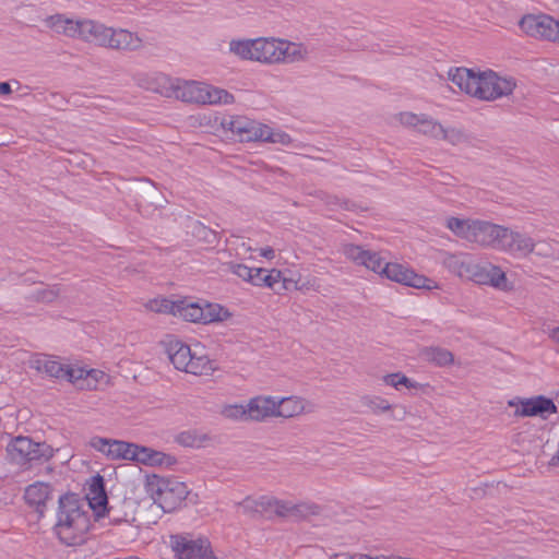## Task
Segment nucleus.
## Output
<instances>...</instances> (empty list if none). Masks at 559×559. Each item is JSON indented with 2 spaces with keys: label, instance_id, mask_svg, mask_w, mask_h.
I'll return each mask as SVG.
<instances>
[{
  "label": "nucleus",
  "instance_id": "obj_15",
  "mask_svg": "<svg viewBox=\"0 0 559 559\" xmlns=\"http://www.w3.org/2000/svg\"><path fill=\"white\" fill-rule=\"evenodd\" d=\"M90 445L103 453L109 460H130L133 459L135 443H130L120 440L107 439L102 437H93L90 440Z\"/></svg>",
  "mask_w": 559,
  "mask_h": 559
},
{
  "label": "nucleus",
  "instance_id": "obj_16",
  "mask_svg": "<svg viewBox=\"0 0 559 559\" xmlns=\"http://www.w3.org/2000/svg\"><path fill=\"white\" fill-rule=\"evenodd\" d=\"M345 257L356 263L362 265L366 269L383 276L385 264L389 262L381 257L379 252L366 250L357 245H347L344 247Z\"/></svg>",
  "mask_w": 559,
  "mask_h": 559
},
{
  "label": "nucleus",
  "instance_id": "obj_21",
  "mask_svg": "<svg viewBox=\"0 0 559 559\" xmlns=\"http://www.w3.org/2000/svg\"><path fill=\"white\" fill-rule=\"evenodd\" d=\"M110 26L92 19H80L78 39L107 48Z\"/></svg>",
  "mask_w": 559,
  "mask_h": 559
},
{
  "label": "nucleus",
  "instance_id": "obj_27",
  "mask_svg": "<svg viewBox=\"0 0 559 559\" xmlns=\"http://www.w3.org/2000/svg\"><path fill=\"white\" fill-rule=\"evenodd\" d=\"M86 499L88 500L90 507L98 515H102L107 510V495L102 476L97 475L92 477L86 490Z\"/></svg>",
  "mask_w": 559,
  "mask_h": 559
},
{
  "label": "nucleus",
  "instance_id": "obj_38",
  "mask_svg": "<svg viewBox=\"0 0 559 559\" xmlns=\"http://www.w3.org/2000/svg\"><path fill=\"white\" fill-rule=\"evenodd\" d=\"M465 139L464 133L455 128H444L442 126V133L439 135L438 140H443L449 142L450 144L456 145L463 142Z\"/></svg>",
  "mask_w": 559,
  "mask_h": 559
},
{
  "label": "nucleus",
  "instance_id": "obj_36",
  "mask_svg": "<svg viewBox=\"0 0 559 559\" xmlns=\"http://www.w3.org/2000/svg\"><path fill=\"white\" fill-rule=\"evenodd\" d=\"M383 382L386 385H390L396 390H401L402 388L406 389H417L418 383L407 378L405 374L401 372L390 373L383 377Z\"/></svg>",
  "mask_w": 559,
  "mask_h": 559
},
{
  "label": "nucleus",
  "instance_id": "obj_33",
  "mask_svg": "<svg viewBox=\"0 0 559 559\" xmlns=\"http://www.w3.org/2000/svg\"><path fill=\"white\" fill-rule=\"evenodd\" d=\"M202 309L203 324L222 322L230 317L229 311L218 304H204L202 305Z\"/></svg>",
  "mask_w": 559,
  "mask_h": 559
},
{
  "label": "nucleus",
  "instance_id": "obj_10",
  "mask_svg": "<svg viewBox=\"0 0 559 559\" xmlns=\"http://www.w3.org/2000/svg\"><path fill=\"white\" fill-rule=\"evenodd\" d=\"M519 27L526 36L559 43V21L548 14H526L520 20Z\"/></svg>",
  "mask_w": 559,
  "mask_h": 559
},
{
  "label": "nucleus",
  "instance_id": "obj_37",
  "mask_svg": "<svg viewBox=\"0 0 559 559\" xmlns=\"http://www.w3.org/2000/svg\"><path fill=\"white\" fill-rule=\"evenodd\" d=\"M247 404H228L223 406L222 415L234 420H250Z\"/></svg>",
  "mask_w": 559,
  "mask_h": 559
},
{
  "label": "nucleus",
  "instance_id": "obj_22",
  "mask_svg": "<svg viewBox=\"0 0 559 559\" xmlns=\"http://www.w3.org/2000/svg\"><path fill=\"white\" fill-rule=\"evenodd\" d=\"M143 47V39L126 28L111 27L107 48L121 51H135Z\"/></svg>",
  "mask_w": 559,
  "mask_h": 559
},
{
  "label": "nucleus",
  "instance_id": "obj_3",
  "mask_svg": "<svg viewBox=\"0 0 559 559\" xmlns=\"http://www.w3.org/2000/svg\"><path fill=\"white\" fill-rule=\"evenodd\" d=\"M156 81L165 86L169 84V90L159 93L166 96L174 95L177 99L186 103H195L202 105H228L235 102V97L228 91L213 86L211 84L198 81H173L168 76L159 74Z\"/></svg>",
  "mask_w": 559,
  "mask_h": 559
},
{
  "label": "nucleus",
  "instance_id": "obj_42",
  "mask_svg": "<svg viewBox=\"0 0 559 559\" xmlns=\"http://www.w3.org/2000/svg\"><path fill=\"white\" fill-rule=\"evenodd\" d=\"M265 273H266L265 269L254 267L249 283L254 286H260V287L264 286Z\"/></svg>",
  "mask_w": 559,
  "mask_h": 559
},
{
  "label": "nucleus",
  "instance_id": "obj_41",
  "mask_svg": "<svg viewBox=\"0 0 559 559\" xmlns=\"http://www.w3.org/2000/svg\"><path fill=\"white\" fill-rule=\"evenodd\" d=\"M282 281V272L278 270H271L265 273L264 276V287H269L273 290H276V285Z\"/></svg>",
  "mask_w": 559,
  "mask_h": 559
},
{
  "label": "nucleus",
  "instance_id": "obj_1",
  "mask_svg": "<svg viewBox=\"0 0 559 559\" xmlns=\"http://www.w3.org/2000/svg\"><path fill=\"white\" fill-rule=\"evenodd\" d=\"M229 51L241 60L267 66L305 61L309 55L305 45L277 37L233 39Z\"/></svg>",
  "mask_w": 559,
  "mask_h": 559
},
{
  "label": "nucleus",
  "instance_id": "obj_43",
  "mask_svg": "<svg viewBox=\"0 0 559 559\" xmlns=\"http://www.w3.org/2000/svg\"><path fill=\"white\" fill-rule=\"evenodd\" d=\"M58 292L53 289L43 290L38 294V298L45 302H51L56 299Z\"/></svg>",
  "mask_w": 559,
  "mask_h": 559
},
{
  "label": "nucleus",
  "instance_id": "obj_45",
  "mask_svg": "<svg viewBox=\"0 0 559 559\" xmlns=\"http://www.w3.org/2000/svg\"><path fill=\"white\" fill-rule=\"evenodd\" d=\"M12 92L11 85L8 82H1L0 83V94L1 95H8Z\"/></svg>",
  "mask_w": 559,
  "mask_h": 559
},
{
  "label": "nucleus",
  "instance_id": "obj_47",
  "mask_svg": "<svg viewBox=\"0 0 559 559\" xmlns=\"http://www.w3.org/2000/svg\"><path fill=\"white\" fill-rule=\"evenodd\" d=\"M306 287V284H302L301 286H299V289H304Z\"/></svg>",
  "mask_w": 559,
  "mask_h": 559
},
{
  "label": "nucleus",
  "instance_id": "obj_11",
  "mask_svg": "<svg viewBox=\"0 0 559 559\" xmlns=\"http://www.w3.org/2000/svg\"><path fill=\"white\" fill-rule=\"evenodd\" d=\"M469 281L504 293L512 292L514 288L513 283L508 280L503 270L490 262L474 261Z\"/></svg>",
  "mask_w": 559,
  "mask_h": 559
},
{
  "label": "nucleus",
  "instance_id": "obj_2",
  "mask_svg": "<svg viewBox=\"0 0 559 559\" xmlns=\"http://www.w3.org/2000/svg\"><path fill=\"white\" fill-rule=\"evenodd\" d=\"M448 78L462 92L486 102L509 96L516 87L513 78L500 76L492 70L476 72L467 68H451Z\"/></svg>",
  "mask_w": 559,
  "mask_h": 559
},
{
  "label": "nucleus",
  "instance_id": "obj_25",
  "mask_svg": "<svg viewBox=\"0 0 559 559\" xmlns=\"http://www.w3.org/2000/svg\"><path fill=\"white\" fill-rule=\"evenodd\" d=\"M132 461L147 466H170L176 462L169 454L138 444Z\"/></svg>",
  "mask_w": 559,
  "mask_h": 559
},
{
  "label": "nucleus",
  "instance_id": "obj_6",
  "mask_svg": "<svg viewBox=\"0 0 559 559\" xmlns=\"http://www.w3.org/2000/svg\"><path fill=\"white\" fill-rule=\"evenodd\" d=\"M38 369L51 378L63 379L80 390H97L109 383V376L99 369H86L78 365H63L51 358L37 361Z\"/></svg>",
  "mask_w": 559,
  "mask_h": 559
},
{
  "label": "nucleus",
  "instance_id": "obj_24",
  "mask_svg": "<svg viewBox=\"0 0 559 559\" xmlns=\"http://www.w3.org/2000/svg\"><path fill=\"white\" fill-rule=\"evenodd\" d=\"M275 396L259 395L249 400L248 414L250 420L263 421L269 417H276Z\"/></svg>",
  "mask_w": 559,
  "mask_h": 559
},
{
  "label": "nucleus",
  "instance_id": "obj_39",
  "mask_svg": "<svg viewBox=\"0 0 559 559\" xmlns=\"http://www.w3.org/2000/svg\"><path fill=\"white\" fill-rule=\"evenodd\" d=\"M365 405L373 413H384L391 409L390 403L382 397L373 396L366 399Z\"/></svg>",
  "mask_w": 559,
  "mask_h": 559
},
{
  "label": "nucleus",
  "instance_id": "obj_7",
  "mask_svg": "<svg viewBox=\"0 0 559 559\" xmlns=\"http://www.w3.org/2000/svg\"><path fill=\"white\" fill-rule=\"evenodd\" d=\"M167 354L179 371L194 376H209L216 369L215 361L211 360L199 345L192 348L180 341L170 342Z\"/></svg>",
  "mask_w": 559,
  "mask_h": 559
},
{
  "label": "nucleus",
  "instance_id": "obj_23",
  "mask_svg": "<svg viewBox=\"0 0 559 559\" xmlns=\"http://www.w3.org/2000/svg\"><path fill=\"white\" fill-rule=\"evenodd\" d=\"M52 489L48 483L35 481L28 485L24 491L25 502L43 514L46 503L51 499Z\"/></svg>",
  "mask_w": 559,
  "mask_h": 559
},
{
  "label": "nucleus",
  "instance_id": "obj_34",
  "mask_svg": "<svg viewBox=\"0 0 559 559\" xmlns=\"http://www.w3.org/2000/svg\"><path fill=\"white\" fill-rule=\"evenodd\" d=\"M474 221L450 217L447 219V227L457 237L469 240Z\"/></svg>",
  "mask_w": 559,
  "mask_h": 559
},
{
  "label": "nucleus",
  "instance_id": "obj_46",
  "mask_svg": "<svg viewBox=\"0 0 559 559\" xmlns=\"http://www.w3.org/2000/svg\"><path fill=\"white\" fill-rule=\"evenodd\" d=\"M551 338L559 344V328H556L551 331Z\"/></svg>",
  "mask_w": 559,
  "mask_h": 559
},
{
  "label": "nucleus",
  "instance_id": "obj_4",
  "mask_svg": "<svg viewBox=\"0 0 559 559\" xmlns=\"http://www.w3.org/2000/svg\"><path fill=\"white\" fill-rule=\"evenodd\" d=\"M90 527V519L73 496H63L59 499L57 523L55 532L59 539L68 545L80 544Z\"/></svg>",
  "mask_w": 559,
  "mask_h": 559
},
{
  "label": "nucleus",
  "instance_id": "obj_9",
  "mask_svg": "<svg viewBox=\"0 0 559 559\" xmlns=\"http://www.w3.org/2000/svg\"><path fill=\"white\" fill-rule=\"evenodd\" d=\"M10 460L21 466L49 461L55 450L46 442H35L28 437L19 436L7 447Z\"/></svg>",
  "mask_w": 559,
  "mask_h": 559
},
{
  "label": "nucleus",
  "instance_id": "obj_35",
  "mask_svg": "<svg viewBox=\"0 0 559 559\" xmlns=\"http://www.w3.org/2000/svg\"><path fill=\"white\" fill-rule=\"evenodd\" d=\"M148 310L159 313H171L176 316L178 310V299L170 300L168 298L158 297L150 300L146 304Z\"/></svg>",
  "mask_w": 559,
  "mask_h": 559
},
{
  "label": "nucleus",
  "instance_id": "obj_29",
  "mask_svg": "<svg viewBox=\"0 0 559 559\" xmlns=\"http://www.w3.org/2000/svg\"><path fill=\"white\" fill-rule=\"evenodd\" d=\"M473 264L474 261L466 254H450L444 260L450 272L465 280H469Z\"/></svg>",
  "mask_w": 559,
  "mask_h": 559
},
{
  "label": "nucleus",
  "instance_id": "obj_14",
  "mask_svg": "<svg viewBox=\"0 0 559 559\" xmlns=\"http://www.w3.org/2000/svg\"><path fill=\"white\" fill-rule=\"evenodd\" d=\"M510 406H518L514 415L518 417L539 416L547 419L549 415L557 413V406L554 401L544 395H537L530 399H519L509 401Z\"/></svg>",
  "mask_w": 559,
  "mask_h": 559
},
{
  "label": "nucleus",
  "instance_id": "obj_8",
  "mask_svg": "<svg viewBox=\"0 0 559 559\" xmlns=\"http://www.w3.org/2000/svg\"><path fill=\"white\" fill-rule=\"evenodd\" d=\"M145 490L165 512H171L179 507L189 492L186 484L157 475L147 477Z\"/></svg>",
  "mask_w": 559,
  "mask_h": 559
},
{
  "label": "nucleus",
  "instance_id": "obj_31",
  "mask_svg": "<svg viewBox=\"0 0 559 559\" xmlns=\"http://www.w3.org/2000/svg\"><path fill=\"white\" fill-rule=\"evenodd\" d=\"M421 357L429 362H432L437 366H448L453 362V354L442 347L439 346H430L425 347L420 352Z\"/></svg>",
  "mask_w": 559,
  "mask_h": 559
},
{
  "label": "nucleus",
  "instance_id": "obj_20",
  "mask_svg": "<svg viewBox=\"0 0 559 559\" xmlns=\"http://www.w3.org/2000/svg\"><path fill=\"white\" fill-rule=\"evenodd\" d=\"M499 245L500 251H504L512 255L523 257L530 254L535 248V242L533 238L525 234H521L519 231H514L506 227H503V233Z\"/></svg>",
  "mask_w": 559,
  "mask_h": 559
},
{
  "label": "nucleus",
  "instance_id": "obj_40",
  "mask_svg": "<svg viewBox=\"0 0 559 559\" xmlns=\"http://www.w3.org/2000/svg\"><path fill=\"white\" fill-rule=\"evenodd\" d=\"M253 269L254 267H249L241 263H230L229 264L230 273H233L234 275L240 277L241 280H243L248 283L250 282Z\"/></svg>",
  "mask_w": 559,
  "mask_h": 559
},
{
  "label": "nucleus",
  "instance_id": "obj_12",
  "mask_svg": "<svg viewBox=\"0 0 559 559\" xmlns=\"http://www.w3.org/2000/svg\"><path fill=\"white\" fill-rule=\"evenodd\" d=\"M171 548L177 559H215L206 538L171 537Z\"/></svg>",
  "mask_w": 559,
  "mask_h": 559
},
{
  "label": "nucleus",
  "instance_id": "obj_44",
  "mask_svg": "<svg viewBox=\"0 0 559 559\" xmlns=\"http://www.w3.org/2000/svg\"><path fill=\"white\" fill-rule=\"evenodd\" d=\"M259 254L267 260H272L275 258V251L271 247L261 248Z\"/></svg>",
  "mask_w": 559,
  "mask_h": 559
},
{
  "label": "nucleus",
  "instance_id": "obj_5",
  "mask_svg": "<svg viewBox=\"0 0 559 559\" xmlns=\"http://www.w3.org/2000/svg\"><path fill=\"white\" fill-rule=\"evenodd\" d=\"M221 124L241 142H265L284 146H290L294 142L292 136L281 129H273L246 116L225 117Z\"/></svg>",
  "mask_w": 559,
  "mask_h": 559
},
{
  "label": "nucleus",
  "instance_id": "obj_18",
  "mask_svg": "<svg viewBox=\"0 0 559 559\" xmlns=\"http://www.w3.org/2000/svg\"><path fill=\"white\" fill-rule=\"evenodd\" d=\"M399 121L405 126L415 129L417 132L438 140L442 133V124L426 114H414L409 111L400 112Z\"/></svg>",
  "mask_w": 559,
  "mask_h": 559
},
{
  "label": "nucleus",
  "instance_id": "obj_30",
  "mask_svg": "<svg viewBox=\"0 0 559 559\" xmlns=\"http://www.w3.org/2000/svg\"><path fill=\"white\" fill-rule=\"evenodd\" d=\"M178 310L176 316L190 322L203 323V309L201 304L192 302L187 299H178Z\"/></svg>",
  "mask_w": 559,
  "mask_h": 559
},
{
  "label": "nucleus",
  "instance_id": "obj_19",
  "mask_svg": "<svg viewBox=\"0 0 559 559\" xmlns=\"http://www.w3.org/2000/svg\"><path fill=\"white\" fill-rule=\"evenodd\" d=\"M503 227L485 221H474L469 242L499 250Z\"/></svg>",
  "mask_w": 559,
  "mask_h": 559
},
{
  "label": "nucleus",
  "instance_id": "obj_13",
  "mask_svg": "<svg viewBox=\"0 0 559 559\" xmlns=\"http://www.w3.org/2000/svg\"><path fill=\"white\" fill-rule=\"evenodd\" d=\"M383 271V277L405 286L428 290L437 288L435 281L417 274L414 270L401 263L389 262Z\"/></svg>",
  "mask_w": 559,
  "mask_h": 559
},
{
  "label": "nucleus",
  "instance_id": "obj_17",
  "mask_svg": "<svg viewBox=\"0 0 559 559\" xmlns=\"http://www.w3.org/2000/svg\"><path fill=\"white\" fill-rule=\"evenodd\" d=\"M288 500L277 499L273 496H260L259 498H246L241 506L247 511L275 514L280 518H288L289 512Z\"/></svg>",
  "mask_w": 559,
  "mask_h": 559
},
{
  "label": "nucleus",
  "instance_id": "obj_32",
  "mask_svg": "<svg viewBox=\"0 0 559 559\" xmlns=\"http://www.w3.org/2000/svg\"><path fill=\"white\" fill-rule=\"evenodd\" d=\"M321 513V508L314 502L311 501H301L298 503L289 502V512L288 518L295 520L307 519L312 515H319Z\"/></svg>",
  "mask_w": 559,
  "mask_h": 559
},
{
  "label": "nucleus",
  "instance_id": "obj_26",
  "mask_svg": "<svg viewBox=\"0 0 559 559\" xmlns=\"http://www.w3.org/2000/svg\"><path fill=\"white\" fill-rule=\"evenodd\" d=\"M45 25L58 35L78 39L80 19L67 17L64 14L49 15L44 20Z\"/></svg>",
  "mask_w": 559,
  "mask_h": 559
},
{
  "label": "nucleus",
  "instance_id": "obj_28",
  "mask_svg": "<svg viewBox=\"0 0 559 559\" xmlns=\"http://www.w3.org/2000/svg\"><path fill=\"white\" fill-rule=\"evenodd\" d=\"M307 401L300 396L275 397L276 417L292 418L307 409Z\"/></svg>",
  "mask_w": 559,
  "mask_h": 559
}]
</instances>
